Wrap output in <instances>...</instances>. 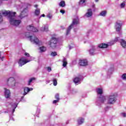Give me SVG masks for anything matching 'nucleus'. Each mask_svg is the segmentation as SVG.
I'll list each match as a JSON object with an SVG mask.
<instances>
[{
  "label": "nucleus",
  "mask_w": 126,
  "mask_h": 126,
  "mask_svg": "<svg viewBox=\"0 0 126 126\" xmlns=\"http://www.w3.org/2000/svg\"><path fill=\"white\" fill-rule=\"evenodd\" d=\"M3 15L7 16L8 15L9 19L10 24L13 26H18L21 23V20H16L15 19L16 12H12L10 11H5L2 12Z\"/></svg>",
  "instance_id": "1"
},
{
  "label": "nucleus",
  "mask_w": 126,
  "mask_h": 126,
  "mask_svg": "<svg viewBox=\"0 0 126 126\" xmlns=\"http://www.w3.org/2000/svg\"><path fill=\"white\" fill-rule=\"evenodd\" d=\"M25 36L27 37V38H30V40L32 43H33V44H35V45H39V43H40V41H39V39L37 38L36 37H34L33 36H30V32H27L25 33Z\"/></svg>",
  "instance_id": "2"
},
{
  "label": "nucleus",
  "mask_w": 126,
  "mask_h": 126,
  "mask_svg": "<svg viewBox=\"0 0 126 126\" xmlns=\"http://www.w3.org/2000/svg\"><path fill=\"white\" fill-rule=\"evenodd\" d=\"M57 44H58V38L52 37L51 40L49 41V45L52 49H55L57 47Z\"/></svg>",
  "instance_id": "3"
},
{
  "label": "nucleus",
  "mask_w": 126,
  "mask_h": 126,
  "mask_svg": "<svg viewBox=\"0 0 126 126\" xmlns=\"http://www.w3.org/2000/svg\"><path fill=\"white\" fill-rule=\"evenodd\" d=\"M107 101H108L107 102L108 104H114L117 101V96H116L115 94L110 95L109 96Z\"/></svg>",
  "instance_id": "4"
},
{
  "label": "nucleus",
  "mask_w": 126,
  "mask_h": 126,
  "mask_svg": "<svg viewBox=\"0 0 126 126\" xmlns=\"http://www.w3.org/2000/svg\"><path fill=\"white\" fill-rule=\"evenodd\" d=\"M7 84L8 86H10V87H14L15 86V79H14V78H9L7 80Z\"/></svg>",
  "instance_id": "5"
},
{
  "label": "nucleus",
  "mask_w": 126,
  "mask_h": 126,
  "mask_svg": "<svg viewBox=\"0 0 126 126\" xmlns=\"http://www.w3.org/2000/svg\"><path fill=\"white\" fill-rule=\"evenodd\" d=\"M28 10L27 8H24L23 11L20 13V15L18 16V17L21 19H23L24 17H26V16H28Z\"/></svg>",
  "instance_id": "6"
},
{
  "label": "nucleus",
  "mask_w": 126,
  "mask_h": 126,
  "mask_svg": "<svg viewBox=\"0 0 126 126\" xmlns=\"http://www.w3.org/2000/svg\"><path fill=\"white\" fill-rule=\"evenodd\" d=\"M122 23L121 21H118L116 22V25L115 26V29L117 32H120L122 28Z\"/></svg>",
  "instance_id": "7"
},
{
  "label": "nucleus",
  "mask_w": 126,
  "mask_h": 126,
  "mask_svg": "<svg viewBox=\"0 0 126 126\" xmlns=\"http://www.w3.org/2000/svg\"><path fill=\"white\" fill-rule=\"evenodd\" d=\"M24 60V58L22 57L21 59H20L19 60L18 63L20 66H22V65H24V64H26L27 63L30 62V60Z\"/></svg>",
  "instance_id": "8"
},
{
  "label": "nucleus",
  "mask_w": 126,
  "mask_h": 126,
  "mask_svg": "<svg viewBox=\"0 0 126 126\" xmlns=\"http://www.w3.org/2000/svg\"><path fill=\"white\" fill-rule=\"evenodd\" d=\"M79 64L80 66H86L88 65V62L86 59H80L79 60Z\"/></svg>",
  "instance_id": "9"
},
{
  "label": "nucleus",
  "mask_w": 126,
  "mask_h": 126,
  "mask_svg": "<svg viewBox=\"0 0 126 126\" xmlns=\"http://www.w3.org/2000/svg\"><path fill=\"white\" fill-rule=\"evenodd\" d=\"M27 29L28 31H31L32 32H38V30L37 28L34 27L33 26H28L27 27Z\"/></svg>",
  "instance_id": "10"
},
{
  "label": "nucleus",
  "mask_w": 126,
  "mask_h": 126,
  "mask_svg": "<svg viewBox=\"0 0 126 126\" xmlns=\"http://www.w3.org/2000/svg\"><path fill=\"white\" fill-rule=\"evenodd\" d=\"M32 90H33V88H28V87H26V88H24V94H23V95L24 96H25V95H27L28 92H29L30 91H32Z\"/></svg>",
  "instance_id": "11"
},
{
  "label": "nucleus",
  "mask_w": 126,
  "mask_h": 126,
  "mask_svg": "<svg viewBox=\"0 0 126 126\" xmlns=\"http://www.w3.org/2000/svg\"><path fill=\"white\" fill-rule=\"evenodd\" d=\"M79 24V19H78V18L73 19L72 24L70 26H71L72 27H73L74 25H77V24Z\"/></svg>",
  "instance_id": "12"
},
{
  "label": "nucleus",
  "mask_w": 126,
  "mask_h": 126,
  "mask_svg": "<svg viewBox=\"0 0 126 126\" xmlns=\"http://www.w3.org/2000/svg\"><path fill=\"white\" fill-rule=\"evenodd\" d=\"M4 89L5 90L4 95L5 98H9L10 97V91L6 89V88H4Z\"/></svg>",
  "instance_id": "13"
},
{
  "label": "nucleus",
  "mask_w": 126,
  "mask_h": 126,
  "mask_svg": "<svg viewBox=\"0 0 126 126\" xmlns=\"http://www.w3.org/2000/svg\"><path fill=\"white\" fill-rule=\"evenodd\" d=\"M88 12L86 13V15L87 17H91L92 15H93V12H92V9H89L88 10Z\"/></svg>",
  "instance_id": "14"
},
{
  "label": "nucleus",
  "mask_w": 126,
  "mask_h": 126,
  "mask_svg": "<svg viewBox=\"0 0 126 126\" xmlns=\"http://www.w3.org/2000/svg\"><path fill=\"white\" fill-rule=\"evenodd\" d=\"M107 47H109V45L106 43H101L98 45V48H100L101 49H106Z\"/></svg>",
  "instance_id": "15"
},
{
  "label": "nucleus",
  "mask_w": 126,
  "mask_h": 126,
  "mask_svg": "<svg viewBox=\"0 0 126 126\" xmlns=\"http://www.w3.org/2000/svg\"><path fill=\"white\" fill-rule=\"evenodd\" d=\"M96 50V49L95 48H93L89 50V54L90 56H94L95 54V51Z\"/></svg>",
  "instance_id": "16"
},
{
  "label": "nucleus",
  "mask_w": 126,
  "mask_h": 126,
  "mask_svg": "<svg viewBox=\"0 0 126 126\" xmlns=\"http://www.w3.org/2000/svg\"><path fill=\"white\" fill-rule=\"evenodd\" d=\"M41 31L45 32H47V31H49V28L48 27V26H44V27H42L40 29Z\"/></svg>",
  "instance_id": "17"
},
{
  "label": "nucleus",
  "mask_w": 126,
  "mask_h": 126,
  "mask_svg": "<svg viewBox=\"0 0 126 126\" xmlns=\"http://www.w3.org/2000/svg\"><path fill=\"white\" fill-rule=\"evenodd\" d=\"M77 122L78 125H79V126H80V125H82V124H83V123L84 122V119L80 118L78 120Z\"/></svg>",
  "instance_id": "18"
},
{
  "label": "nucleus",
  "mask_w": 126,
  "mask_h": 126,
  "mask_svg": "<svg viewBox=\"0 0 126 126\" xmlns=\"http://www.w3.org/2000/svg\"><path fill=\"white\" fill-rule=\"evenodd\" d=\"M121 46L123 48H126V40L124 39H121Z\"/></svg>",
  "instance_id": "19"
},
{
  "label": "nucleus",
  "mask_w": 126,
  "mask_h": 126,
  "mask_svg": "<svg viewBox=\"0 0 126 126\" xmlns=\"http://www.w3.org/2000/svg\"><path fill=\"white\" fill-rule=\"evenodd\" d=\"M63 67H65V66L67 65V61H66V59L64 58L63 59Z\"/></svg>",
  "instance_id": "20"
},
{
  "label": "nucleus",
  "mask_w": 126,
  "mask_h": 126,
  "mask_svg": "<svg viewBox=\"0 0 126 126\" xmlns=\"http://www.w3.org/2000/svg\"><path fill=\"white\" fill-rule=\"evenodd\" d=\"M96 92L97 94H99V95H102L103 94V90L100 88L97 89Z\"/></svg>",
  "instance_id": "21"
},
{
  "label": "nucleus",
  "mask_w": 126,
  "mask_h": 126,
  "mask_svg": "<svg viewBox=\"0 0 126 126\" xmlns=\"http://www.w3.org/2000/svg\"><path fill=\"white\" fill-rule=\"evenodd\" d=\"M60 6H61V7H64L65 6V1L62 0L59 3Z\"/></svg>",
  "instance_id": "22"
},
{
  "label": "nucleus",
  "mask_w": 126,
  "mask_h": 126,
  "mask_svg": "<svg viewBox=\"0 0 126 126\" xmlns=\"http://www.w3.org/2000/svg\"><path fill=\"white\" fill-rule=\"evenodd\" d=\"M99 98H100V102L101 103H104L106 101V97L103 95H100Z\"/></svg>",
  "instance_id": "23"
},
{
  "label": "nucleus",
  "mask_w": 126,
  "mask_h": 126,
  "mask_svg": "<svg viewBox=\"0 0 126 126\" xmlns=\"http://www.w3.org/2000/svg\"><path fill=\"white\" fill-rule=\"evenodd\" d=\"M71 28H72V27H71V26L70 25L66 30V35H68V34L70 33V31L71 30Z\"/></svg>",
  "instance_id": "24"
},
{
  "label": "nucleus",
  "mask_w": 126,
  "mask_h": 126,
  "mask_svg": "<svg viewBox=\"0 0 126 126\" xmlns=\"http://www.w3.org/2000/svg\"><path fill=\"white\" fill-rule=\"evenodd\" d=\"M79 81H80V78L78 77H76L74 79V83L76 84V83H78V82H79Z\"/></svg>",
  "instance_id": "25"
},
{
  "label": "nucleus",
  "mask_w": 126,
  "mask_h": 126,
  "mask_svg": "<svg viewBox=\"0 0 126 126\" xmlns=\"http://www.w3.org/2000/svg\"><path fill=\"white\" fill-rule=\"evenodd\" d=\"M106 14H107V11L106 10L102 11L100 13L101 16H106Z\"/></svg>",
  "instance_id": "26"
},
{
  "label": "nucleus",
  "mask_w": 126,
  "mask_h": 126,
  "mask_svg": "<svg viewBox=\"0 0 126 126\" xmlns=\"http://www.w3.org/2000/svg\"><path fill=\"white\" fill-rule=\"evenodd\" d=\"M34 14H35V15H36V16H38V15H39L40 14V9H36L35 11H34Z\"/></svg>",
  "instance_id": "27"
},
{
  "label": "nucleus",
  "mask_w": 126,
  "mask_h": 126,
  "mask_svg": "<svg viewBox=\"0 0 126 126\" xmlns=\"http://www.w3.org/2000/svg\"><path fill=\"white\" fill-rule=\"evenodd\" d=\"M33 80H36V78H34V77L31 78L29 81L28 85H31V82H32Z\"/></svg>",
  "instance_id": "28"
},
{
  "label": "nucleus",
  "mask_w": 126,
  "mask_h": 126,
  "mask_svg": "<svg viewBox=\"0 0 126 126\" xmlns=\"http://www.w3.org/2000/svg\"><path fill=\"white\" fill-rule=\"evenodd\" d=\"M53 85L54 86H57V85H58V79L56 78H54L53 79Z\"/></svg>",
  "instance_id": "29"
},
{
  "label": "nucleus",
  "mask_w": 126,
  "mask_h": 126,
  "mask_svg": "<svg viewBox=\"0 0 126 126\" xmlns=\"http://www.w3.org/2000/svg\"><path fill=\"white\" fill-rule=\"evenodd\" d=\"M39 49H40L41 52H45V51H46V50H47V47H46L45 46H42V47H40Z\"/></svg>",
  "instance_id": "30"
},
{
  "label": "nucleus",
  "mask_w": 126,
  "mask_h": 126,
  "mask_svg": "<svg viewBox=\"0 0 126 126\" xmlns=\"http://www.w3.org/2000/svg\"><path fill=\"white\" fill-rule=\"evenodd\" d=\"M55 99H56V100H58L59 101H60V94H55Z\"/></svg>",
  "instance_id": "31"
},
{
  "label": "nucleus",
  "mask_w": 126,
  "mask_h": 126,
  "mask_svg": "<svg viewBox=\"0 0 126 126\" xmlns=\"http://www.w3.org/2000/svg\"><path fill=\"white\" fill-rule=\"evenodd\" d=\"M122 78L123 80H126V73H124L122 75Z\"/></svg>",
  "instance_id": "32"
},
{
  "label": "nucleus",
  "mask_w": 126,
  "mask_h": 126,
  "mask_svg": "<svg viewBox=\"0 0 126 126\" xmlns=\"http://www.w3.org/2000/svg\"><path fill=\"white\" fill-rule=\"evenodd\" d=\"M120 6H121V8H124V7H125V6H126V3L125 2H122Z\"/></svg>",
  "instance_id": "33"
},
{
  "label": "nucleus",
  "mask_w": 126,
  "mask_h": 126,
  "mask_svg": "<svg viewBox=\"0 0 126 126\" xmlns=\"http://www.w3.org/2000/svg\"><path fill=\"white\" fill-rule=\"evenodd\" d=\"M51 55L52 56V57H56V56H57L58 54H57V52H52Z\"/></svg>",
  "instance_id": "34"
},
{
  "label": "nucleus",
  "mask_w": 126,
  "mask_h": 126,
  "mask_svg": "<svg viewBox=\"0 0 126 126\" xmlns=\"http://www.w3.org/2000/svg\"><path fill=\"white\" fill-rule=\"evenodd\" d=\"M85 1H86V0H81L79 2V4H82L84 3V2H85Z\"/></svg>",
  "instance_id": "35"
},
{
  "label": "nucleus",
  "mask_w": 126,
  "mask_h": 126,
  "mask_svg": "<svg viewBox=\"0 0 126 126\" xmlns=\"http://www.w3.org/2000/svg\"><path fill=\"white\" fill-rule=\"evenodd\" d=\"M60 100L56 99V100H54L53 101V104H57V103H58V102H59Z\"/></svg>",
  "instance_id": "36"
},
{
  "label": "nucleus",
  "mask_w": 126,
  "mask_h": 126,
  "mask_svg": "<svg viewBox=\"0 0 126 126\" xmlns=\"http://www.w3.org/2000/svg\"><path fill=\"white\" fill-rule=\"evenodd\" d=\"M25 56H26V57H28V58H29V57H30V54H29V53L26 52L25 53Z\"/></svg>",
  "instance_id": "37"
},
{
  "label": "nucleus",
  "mask_w": 126,
  "mask_h": 126,
  "mask_svg": "<svg viewBox=\"0 0 126 126\" xmlns=\"http://www.w3.org/2000/svg\"><path fill=\"white\" fill-rule=\"evenodd\" d=\"M47 68L49 72H50V71H52V68H51V67H47Z\"/></svg>",
  "instance_id": "38"
},
{
  "label": "nucleus",
  "mask_w": 126,
  "mask_h": 126,
  "mask_svg": "<svg viewBox=\"0 0 126 126\" xmlns=\"http://www.w3.org/2000/svg\"><path fill=\"white\" fill-rule=\"evenodd\" d=\"M2 16L1 15H0V22H2Z\"/></svg>",
  "instance_id": "39"
},
{
  "label": "nucleus",
  "mask_w": 126,
  "mask_h": 126,
  "mask_svg": "<svg viewBox=\"0 0 126 126\" xmlns=\"http://www.w3.org/2000/svg\"><path fill=\"white\" fill-rule=\"evenodd\" d=\"M60 12L61 13H63H63H64V12H65V11H64V10H61Z\"/></svg>",
  "instance_id": "40"
},
{
  "label": "nucleus",
  "mask_w": 126,
  "mask_h": 126,
  "mask_svg": "<svg viewBox=\"0 0 126 126\" xmlns=\"http://www.w3.org/2000/svg\"><path fill=\"white\" fill-rule=\"evenodd\" d=\"M47 17L48 18H50V19H51V18H52V16L51 15V14H48L47 15Z\"/></svg>",
  "instance_id": "41"
},
{
  "label": "nucleus",
  "mask_w": 126,
  "mask_h": 126,
  "mask_svg": "<svg viewBox=\"0 0 126 126\" xmlns=\"http://www.w3.org/2000/svg\"><path fill=\"white\" fill-rule=\"evenodd\" d=\"M122 115H123V116L124 117V118H126V113H122Z\"/></svg>",
  "instance_id": "42"
},
{
  "label": "nucleus",
  "mask_w": 126,
  "mask_h": 126,
  "mask_svg": "<svg viewBox=\"0 0 126 126\" xmlns=\"http://www.w3.org/2000/svg\"><path fill=\"white\" fill-rule=\"evenodd\" d=\"M41 17H45V14H43L40 15L39 18H41Z\"/></svg>",
  "instance_id": "43"
},
{
  "label": "nucleus",
  "mask_w": 126,
  "mask_h": 126,
  "mask_svg": "<svg viewBox=\"0 0 126 126\" xmlns=\"http://www.w3.org/2000/svg\"><path fill=\"white\" fill-rule=\"evenodd\" d=\"M4 59V57L2 56L1 58V60L2 61H3V59Z\"/></svg>",
  "instance_id": "44"
},
{
  "label": "nucleus",
  "mask_w": 126,
  "mask_h": 126,
  "mask_svg": "<svg viewBox=\"0 0 126 126\" xmlns=\"http://www.w3.org/2000/svg\"><path fill=\"white\" fill-rule=\"evenodd\" d=\"M1 58V52L0 51V59Z\"/></svg>",
  "instance_id": "45"
},
{
  "label": "nucleus",
  "mask_w": 126,
  "mask_h": 126,
  "mask_svg": "<svg viewBox=\"0 0 126 126\" xmlns=\"http://www.w3.org/2000/svg\"><path fill=\"white\" fill-rule=\"evenodd\" d=\"M106 110H108V109H109V106H107L106 108H105Z\"/></svg>",
  "instance_id": "46"
},
{
  "label": "nucleus",
  "mask_w": 126,
  "mask_h": 126,
  "mask_svg": "<svg viewBox=\"0 0 126 126\" xmlns=\"http://www.w3.org/2000/svg\"><path fill=\"white\" fill-rule=\"evenodd\" d=\"M34 7H38V5H37V4L35 5Z\"/></svg>",
  "instance_id": "47"
},
{
  "label": "nucleus",
  "mask_w": 126,
  "mask_h": 126,
  "mask_svg": "<svg viewBox=\"0 0 126 126\" xmlns=\"http://www.w3.org/2000/svg\"><path fill=\"white\" fill-rule=\"evenodd\" d=\"M95 1L96 2H98L99 1V0H95Z\"/></svg>",
  "instance_id": "48"
},
{
  "label": "nucleus",
  "mask_w": 126,
  "mask_h": 126,
  "mask_svg": "<svg viewBox=\"0 0 126 126\" xmlns=\"http://www.w3.org/2000/svg\"><path fill=\"white\" fill-rule=\"evenodd\" d=\"M15 112V109H13V113H14Z\"/></svg>",
  "instance_id": "49"
},
{
  "label": "nucleus",
  "mask_w": 126,
  "mask_h": 126,
  "mask_svg": "<svg viewBox=\"0 0 126 126\" xmlns=\"http://www.w3.org/2000/svg\"><path fill=\"white\" fill-rule=\"evenodd\" d=\"M95 7V5H93V7Z\"/></svg>",
  "instance_id": "50"
},
{
  "label": "nucleus",
  "mask_w": 126,
  "mask_h": 126,
  "mask_svg": "<svg viewBox=\"0 0 126 126\" xmlns=\"http://www.w3.org/2000/svg\"><path fill=\"white\" fill-rule=\"evenodd\" d=\"M118 40V38L115 39V41Z\"/></svg>",
  "instance_id": "51"
},
{
  "label": "nucleus",
  "mask_w": 126,
  "mask_h": 126,
  "mask_svg": "<svg viewBox=\"0 0 126 126\" xmlns=\"http://www.w3.org/2000/svg\"><path fill=\"white\" fill-rule=\"evenodd\" d=\"M50 83V81H48V83Z\"/></svg>",
  "instance_id": "52"
}]
</instances>
